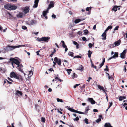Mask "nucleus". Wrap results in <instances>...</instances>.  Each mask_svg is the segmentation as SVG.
Here are the masks:
<instances>
[{
  "label": "nucleus",
  "mask_w": 127,
  "mask_h": 127,
  "mask_svg": "<svg viewBox=\"0 0 127 127\" xmlns=\"http://www.w3.org/2000/svg\"><path fill=\"white\" fill-rule=\"evenodd\" d=\"M9 60L12 61L11 64L13 68L15 67H19L20 66V62L17 59L14 58H10Z\"/></svg>",
  "instance_id": "1"
},
{
  "label": "nucleus",
  "mask_w": 127,
  "mask_h": 127,
  "mask_svg": "<svg viewBox=\"0 0 127 127\" xmlns=\"http://www.w3.org/2000/svg\"><path fill=\"white\" fill-rule=\"evenodd\" d=\"M54 3L53 1H51L49 5V7L46 11H44L43 12V16L45 17V18L47 19V16H46L47 14L48 13L49 10L51 8L54 7Z\"/></svg>",
  "instance_id": "2"
},
{
  "label": "nucleus",
  "mask_w": 127,
  "mask_h": 127,
  "mask_svg": "<svg viewBox=\"0 0 127 127\" xmlns=\"http://www.w3.org/2000/svg\"><path fill=\"white\" fill-rule=\"evenodd\" d=\"M24 46V45H18L16 46L8 45L6 48V50L7 51H11L16 48H19L20 47Z\"/></svg>",
  "instance_id": "3"
},
{
  "label": "nucleus",
  "mask_w": 127,
  "mask_h": 127,
  "mask_svg": "<svg viewBox=\"0 0 127 127\" xmlns=\"http://www.w3.org/2000/svg\"><path fill=\"white\" fill-rule=\"evenodd\" d=\"M10 76L11 78H14L17 79H19L20 78L19 75L16 74L13 72H12L10 73Z\"/></svg>",
  "instance_id": "4"
},
{
  "label": "nucleus",
  "mask_w": 127,
  "mask_h": 127,
  "mask_svg": "<svg viewBox=\"0 0 127 127\" xmlns=\"http://www.w3.org/2000/svg\"><path fill=\"white\" fill-rule=\"evenodd\" d=\"M30 68H31V70L28 71V78L31 77L33 73V68L31 67Z\"/></svg>",
  "instance_id": "5"
},
{
  "label": "nucleus",
  "mask_w": 127,
  "mask_h": 127,
  "mask_svg": "<svg viewBox=\"0 0 127 127\" xmlns=\"http://www.w3.org/2000/svg\"><path fill=\"white\" fill-rule=\"evenodd\" d=\"M54 61L57 63L59 65H61V60L60 59H58V58L56 57L55 58Z\"/></svg>",
  "instance_id": "6"
},
{
  "label": "nucleus",
  "mask_w": 127,
  "mask_h": 127,
  "mask_svg": "<svg viewBox=\"0 0 127 127\" xmlns=\"http://www.w3.org/2000/svg\"><path fill=\"white\" fill-rule=\"evenodd\" d=\"M127 50L125 49L124 50L123 52L121 54L120 57L122 59L125 58V55L126 53Z\"/></svg>",
  "instance_id": "7"
},
{
  "label": "nucleus",
  "mask_w": 127,
  "mask_h": 127,
  "mask_svg": "<svg viewBox=\"0 0 127 127\" xmlns=\"http://www.w3.org/2000/svg\"><path fill=\"white\" fill-rule=\"evenodd\" d=\"M50 39V37H42V41L47 42Z\"/></svg>",
  "instance_id": "8"
},
{
  "label": "nucleus",
  "mask_w": 127,
  "mask_h": 127,
  "mask_svg": "<svg viewBox=\"0 0 127 127\" xmlns=\"http://www.w3.org/2000/svg\"><path fill=\"white\" fill-rule=\"evenodd\" d=\"M11 4H6L5 5L4 7L5 9H7L10 10V9H11Z\"/></svg>",
  "instance_id": "9"
},
{
  "label": "nucleus",
  "mask_w": 127,
  "mask_h": 127,
  "mask_svg": "<svg viewBox=\"0 0 127 127\" xmlns=\"http://www.w3.org/2000/svg\"><path fill=\"white\" fill-rule=\"evenodd\" d=\"M97 87L100 90H102L107 95L106 93L105 92V91L104 89L102 86H101L100 85H97Z\"/></svg>",
  "instance_id": "10"
},
{
  "label": "nucleus",
  "mask_w": 127,
  "mask_h": 127,
  "mask_svg": "<svg viewBox=\"0 0 127 127\" xmlns=\"http://www.w3.org/2000/svg\"><path fill=\"white\" fill-rule=\"evenodd\" d=\"M88 101L92 104H94L95 103V101L92 98H88Z\"/></svg>",
  "instance_id": "11"
},
{
  "label": "nucleus",
  "mask_w": 127,
  "mask_h": 127,
  "mask_svg": "<svg viewBox=\"0 0 127 127\" xmlns=\"http://www.w3.org/2000/svg\"><path fill=\"white\" fill-rule=\"evenodd\" d=\"M119 7L120 6L115 5L113 7L112 10L114 11H116L117 9L119 10L120 9V8H119Z\"/></svg>",
  "instance_id": "12"
},
{
  "label": "nucleus",
  "mask_w": 127,
  "mask_h": 127,
  "mask_svg": "<svg viewBox=\"0 0 127 127\" xmlns=\"http://www.w3.org/2000/svg\"><path fill=\"white\" fill-rule=\"evenodd\" d=\"M39 0H35L34 3V4L33 6V7L36 8L38 6V2Z\"/></svg>",
  "instance_id": "13"
},
{
  "label": "nucleus",
  "mask_w": 127,
  "mask_h": 127,
  "mask_svg": "<svg viewBox=\"0 0 127 127\" xmlns=\"http://www.w3.org/2000/svg\"><path fill=\"white\" fill-rule=\"evenodd\" d=\"M37 23V21L35 20H32L29 23V24L30 25H33Z\"/></svg>",
  "instance_id": "14"
},
{
  "label": "nucleus",
  "mask_w": 127,
  "mask_h": 127,
  "mask_svg": "<svg viewBox=\"0 0 127 127\" xmlns=\"http://www.w3.org/2000/svg\"><path fill=\"white\" fill-rule=\"evenodd\" d=\"M15 94L18 96H19L20 95L21 96L22 95V93L21 91L17 90Z\"/></svg>",
  "instance_id": "15"
},
{
  "label": "nucleus",
  "mask_w": 127,
  "mask_h": 127,
  "mask_svg": "<svg viewBox=\"0 0 127 127\" xmlns=\"http://www.w3.org/2000/svg\"><path fill=\"white\" fill-rule=\"evenodd\" d=\"M24 14L22 12H20L18 14H17L16 15L18 18H22L24 16Z\"/></svg>",
  "instance_id": "16"
},
{
  "label": "nucleus",
  "mask_w": 127,
  "mask_h": 127,
  "mask_svg": "<svg viewBox=\"0 0 127 127\" xmlns=\"http://www.w3.org/2000/svg\"><path fill=\"white\" fill-rule=\"evenodd\" d=\"M106 32H105V31L104 32L102 33V34L101 36H102L103 37V38H102V39L103 40H105L106 39Z\"/></svg>",
  "instance_id": "17"
},
{
  "label": "nucleus",
  "mask_w": 127,
  "mask_h": 127,
  "mask_svg": "<svg viewBox=\"0 0 127 127\" xmlns=\"http://www.w3.org/2000/svg\"><path fill=\"white\" fill-rule=\"evenodd\" d=\"M66 107L69 110H70V111H71L72 112H75V113H77V111H76V110H75L74 109H72V108H70L68 106H67Z\"/></svg>",
  "instance_id": "18"
},
{
  "label": "nucleus",
  "mask_w": 127,
  "mask_h": 127,
  "mask_svg": "<svg viewBox=\"0 0 127 127\" xmlns=\"http://www.w3.org/2000/svg\"><path fill=\"white\" fill-rule=\"evenodd\" d=\"M121 41L120 40H118L115 42L114 43V45L115 46H117L119 45L120 44Z\"/></svg>",
  "instance_id": "19"
},
{
  "label": "nucleus",
  "mask_w": 127,
  "mask_h": 127,
  "mask_svg": "<svg viewBox=\"0 0 127 127\" xmlns=\"http://www.w3.org/2000/svg\"><path fill=\"white\" fill-rule=\"evenodd\" d=\"M29 12V8L28 7H25L24 10V12L26 14Z\"/></svg>",
  "instance_id": "20"
},
{
  "label": "nucleus",
  "mask_w": 127,
  "mask_h": 127,
  "mask_svg": "<svg viewBox=\"0 0 127 127\" xmlns=\"http://www.w3.org/2000/svg\"><path fill=\"white\" fill-rule=\"evenodd\" d=\"M7 17L9 19H12L13 18V16L10 13H7Z\"/></svg>",
  "instance_id": "21"
},
{
  "label": "nucleus",
  "mask_w": 127,
  "mask_h": 127,
  "mask_svg": "<svg viewBox=\"0 0 127 127\" xmlns=\"http://www.w3.org/2000/svg\"><path fill=\"white\" fill-rule=\"evenodd\" d=\"M17 8L16 6L11 4V9L10 10H14L16 9Z\"/></svg>",
  "instance_id": "22"
},
{
  "label": "nucleus",
  "mask_w": 127,
  "mask_h": 127,
  "mask_svg": "<svg viewBox=\"0 0 127 127\" xmlns=\"http://www.w3.org/2000/svg\"><path fill=\"white\" fill-rule=\"evenodd\" d=\"M104 126L105 127H112L110 124L109 123H106L104 125Z\"/></svg>",
  "instance_id": "23"
},
{
  "label": "nucleus",
  "mask_w": 127,
  "mask_h": 127,
  "mask_svg": "<svg viewBox=\"0 0 127 127\" xmlns=\"http://www.w3.org/2000/svg\"><path fill=\"white\" fill-rule=\"evenodd\" d=\"M6 70L3 68H0V72L2 73H5Z\"/></svg>",
  "instance_id": "24"
},
{
  "label": "nucleus",
  "mask_w": 127,
  "mask_h": 127,
  "mask_svg": "<svg viewBox=\"0 0 127 127\" xmlns=\"http://www.w3.org/2000/svg\"><path fill=\"white\" fill-rule=\"evenodd\" d=\"M126 97L124 96H120L119 97V99L120 101H122L125 99Z\"/></svg>",
  "instance_id": "25"
},
{
  "label": "nucleus",
  "mask_w": 127,
  "mask_h": 127,
  "mask_svg": "<svg viewBox=\"0 0 127 127\" xmlns=\"http://www.w3.org/2000/svg\"><path fill=\"white\" fill-rule=\"evenodd\" d=\"M77 70H79L81 71H83L84 70V67L82 65H80Z\"/></svg>",
  "instance_id": "26"
},
{
  "label": "nucleus",
  "mask_w": 127,
  "mask_h": 127,
  "mask_svg": "<svg viewBox=\"0 0 127 127\" xmlns=\"http://www.w3.org/2000/svg\"><path fill=\"white\" fill-rule=\"evenodd\" d=\"M73 43L74 44L76 45V48L77 49L79 47L78 44L75 41H73Z\"/></svg>",
  "instance_id": "27"
},
{
  "label": "nucleus",
  "mask_w": 127,
  "mask_h": 127,
  "mask_svg": "<svg viewBox=\"0 0 127 127\" xmlns=\"http://www.w3.org/2000/svg\"><path fill=\"white\" fill-rule=\"evenodd\" d=\"M122 104L123 105L122 107L123 108L125 107V109L126 110H127V104L125 103L124 104Z\"/></svg>",
  "instance_id": "28"
},
{
  "label": "nucleus",
  "mask_w": 127,
  "mask_h": 127,
  "mask_svg": "<svg viewBox=\"0 0 127 127\" xmlns=\"http://www.w3.org/2000/svg\"><path fill=\"white\" fill-rule=\"evenodd\" d=\"M112 27L111 26H109L106 28V30H105V32H106L108 31L109 29H112Z\"/></svg>",
  "instance_id": "29"
},
{
  "label": "nucleus",
  "mask_w": 127,
  "mask_h": 127,
  "mask_svg": "<svg viewBox=\"0 0 127 127\" xmlns=\"http://www.w3.org/2000/svg\"><path fill=\"white\" fill-rule=\"evenodd\" d=\"M61 42L62 43V46L63 47L65 48L66 47V46L65 44L64 41L62 40L61 41Z\"/></svg>",
  "instance_id": "30"
},
{
  "label": "nucleus",
  "mask_w": 127,
  "mask_h": 127,
  "mask_svg": "<svg viewBox=\"0 0 127 127\" xmlns=\"http://www.w3.org/2000/svg\"><path fill=\"white\" fill-rule=\"evenodd\" d=\"M92 54V52L90 50H89L88 51V56L89 58H90L91 57V55Z\"/></svg>",
  "instance_id": "31"
},
{
  "label": "nucleus",
  "mask_w": 127,
  "mask_h": 127,
  "mask_svg": "<svg viewBox=\"0 0 127 127\" xmlns=\"http://www.w3.org/2000/svg\"><path fill=\"white\" fill-rule=\"evenodd\" d=\"M57 101L58 102H63V100L62 99H60L59 98H57L56 99Z\"/></svg>",
  "instance_id": "32"
},
{
  "label": "nucleus",
  "mask_w": 127,
  "mask_h": 127,
  "mask_svg": "<svg viewBox=\"0 0 127 127\" xmlns=\"http://www.w3.org/2000/svg\"><path fill=\"white\" fill-rule=\"evenodd\" d=\"M82 21L80 19H76L75 20V21H74V22L76 23H77L79 22H80Z\"/></svg>",
  "instance_id": "33"
},
{
  "label": "nucleus",
  "mask_w": 127,
  "mask_h": 127,
  "mask_svg": "<svg viewBox=\"0 0 127 127\" xmlns=\"http://www.w3.org/2000/svg\"><path fill=\"white\" fill-rule=\"evenodd\" d=\"M68 55L72 57H73V53L71 52H69L68 53Z\"/></svg>",
  "instance_id": "34"
},
{
  "label": "nucleus",
  "mask_w": 127,
  "mask_h": 127,
  "mask_svg": "<svg viewBox=\"0 0 127 127\" xmlns=\"http://www.w3.org/2000/svg\"><path fill=\"white\" fill-rule=\"evenodd\" d=\"M72 69H67L66 70V71H67V73L69 75L70 74V72L72 71Z\"/></svg>",
  "instance_id": "35"
},
{
  "label": "nucleus",
  "mask_w": 127,
  "mask_h": 127,
  "mask_svg": "<svg viewBox=\"0 0 127 127\" xmlns=\"http://www.w3.org/2000/svg\"><path fill=\"white\" fill-rule=\"evenodd\" d=\"M77 75L75 73H73V74L72 75V78H74L77 77Z\"/></svg>",
  "instance_id": "36"
},
{
  "label": "nucleus",
  "mask_w": 127,
  "mask_h": 127,
  "mask_svg": "<svg viewBox=\"0 0 127 127\" xmlns=\"http://www.w3.org/2000/svg\"><path fill=\"white\" fill-rule=\"evenodd\" d=\"M109 46L110 47V48H112L115 47L114 45V44H110L109 45Z\"/></svg>",
  "instance_id": "37"
},
{
  "label": "nucleus",
  "mask_w": 127,
  "mask_h": 127,
  "mask_svg": "<svg viewBox=\"0 0 127 127\" xmlns=\"http://www.w3.org/2000/svg\"><path fill=\"white\" fill-rule=\"evenodd\" d=\"M41 121L42 122L44 123L45 122V119L44 118L42 117L41 119Z\"/></svg>",
  "instance_id": "38"
},
{
  "label": "nucleus",
  "mask_w": 127,
  "mask_h": 127,
  "mask_svg": "<svg viewBox=\"0 0 127 127\" xmlns=\"http://www.w3.org/2000/svg\"><path fill=\"white\" fill-rule=\"evenodd\" d=\"M84 34L85 35H86L87 34L88 32V30H85L84 31Z\"/></svg>",
  "instance_id": "39"
},
{
  "label": "nucleus",
  "mask_w": 127,
  "mask_h": 127,
  "mask_svg": "<svg viewBox=\"0 0 127 127\" xmlns=\"http://www.w3.org/2000/svg\"><path fill=\"white\" fill-rule=\"evenodd\" d=\"M56 52V50L55 49H54V50L53 52L52 53V54L51 55H50V56L51 57H52L54 53Z\"/></svg>",
  "instance_id": "40"
},
{
  "label": "nucleus",
  "mask_w": 127,
  "mask_h": 127,
  "mask_svg": "<svg viewBox=\"0 0 127 127\" xmlns=\"http://www.w3.org/2000/svg\"><path fill=\"white\" fill-rule=\"evenodd\" d=\"M116 58V57L115 56V55H113L110 58H109L108 60H110L111 59H112V58Z\"/></svg>",
  "instance_id": "41"
},
{
  "label": "nucleus",
  "mask_w": 127,
  "mask_h": 127,
  "mask_svg": "<svg viewBox=\"0 0 127 127\" xmlns=\"http://www.w3.org/2000/svg\"><path fill=\"white\" fill-rule=\"evenodd\" d=\"M101 120V119L100 118H99L98 119L96 120L95 121L97 123H98Z\"/></svg>",
  "instance_id": "42"
},
{
  "label": "nucleus",
  "mask_w": 127,
  "mask_h": 127,
  "mask_svg": "<svg viewBox=\"0 0 127 127\" xmlns=\"http://www.w3.org/2000/svg\"><path fill=\"white\" fill-rule=\"evenodd\" d=\"M118 52H115L114 55L116 57H117L118 56Z\"/></svg>",
  "instance_id": "43"
},
{
  "label": "nucleus",
  "mask_w": 127,
  "mask_h": 127,
  "mask_svg": "<svg viewBox=\"0 0 127 127\" xmlns=\"http://www.w3.org/2000/svg\"><path fill=\"white\" fill-rule=\"evenodd\" d=\"M74 121H78L79 120V118L78 117H76L75 118L73 119Z\"/></svg>",
  "instance_id": "44"
},
{
  "label": "nucleus",
  "mask_w": 127,
  "mask_h": 127,
  "mask_svg": "<svg viewBox=\"0 0 127 127\" xmlns=\"http://www.w3.org/2000/svg\"><path fill=\"white\" fill-rule=\"evenodd\" d=\"M89 110V106L87 107L85 109L86 112L87 114L88 113V111Z\"/></svg>",
  "instance_id": "45"
},
{
  "label": "nucleus",
  "mask_w": 127,
  "mask_h": 127,
  "mask_svg": "<svg viewBox=\"0 0 127 127\" xmlns=\"http://www.w3.org/2000/svg\"><path fill=\"white\" fill-rule=\"evenodd\" d=\"M84 121H85V123L86 124H88V119H87V118L85 119Z\"/></svg>",
  "instance_id": "46"
},
{
  "label": "nucleus",
  "mask_w": 127,
  "mask_h": 127,
  "mask_svg": "<svg viewBox=\"0 0 127 127\" xmlns=\"http://www.w3.org/2000/svg\"><path fill=\"white\" fill-rule=\"evenodd\" d=\"M81 57V56H80L78 55V56H75L74 57V58H80Z\"/></svg>",
  "instance_id": "47"
},
{
  "label": "nucleus",
  "mask_w": 127,
  "mask_h": 127,
  "mask_svg": "<svg viewBox=\"0 0 127 127\" xmlns=\"http://www.w3.org/2000/svg\"><path fill=\"white\" fill-rule=\"evenodd\" d=\"M91 8L90 7H87L86 8V11H89L90 9L91 10Z\"/></svg>",
  "instance_id": "48"
},
{
  "label": "nucleus",
  "mask_w": 127,
  "mask_h": 127,
  "mask_svg": "<svg viewBox=\"0 0 127 127\" xmlns=\"http://www.w3.org/2000/svg\"><path fill=\"white\" fill-rule=\"evenodd\" d=\"M77 113L80 114H85V113H83L82 112H80V111H77Z\"/></svg>",
  "instance_id": "49"
},
{
  "label": "nucleus",
  "mask_w": 127,
  "mask_h": 127,
  "mask_svg": "<svg viewBox=\"0 0 127 127\" xmlns=\"http://www.w3.org/2000/svg\"><path fill=\"white\" fill-rule=\"evenodd\" d=\"M22 29L24 30H26L27 29V27L25 26H22Z\"/></svg>",
  "instance_id": "50"
},
{
  "label": "nucleus",
  "mask_w": 127,
  "mask_h": 127,
  "mask_svg": "<svg viewBox=\"0 0 127 127\" xmlns=\"http://www.w3.org/2000/svg\"><path fill=\"white\" fill-rule=\"evenodd\" d=\"M119 28V26H117L114 29V30L115 31L116 30H118V28Z\"/></svg>",
  "instance_id": "51"
},
{
  "label": "nucleus",
  "mask_w": 127,
  "mask_h": 127,
  "mask_svg": "<svg viewBox=\"0 0 127 127\" xmlns=\"http://www.w3.org/2000/svg\"><path fill=\"white\" fill-rule=\"evenodd\" d=\"M89 46L90 48H91L92 46V44L91 43H90L89 44Z\"/></svg>",
  "instance_id": "52"
},
{
  "label": "nucleus",
  "mask_w": 127,
  "mask_h": 127,
  "mask_svg": "<svg viewBox=\"0 0 127 127\" xmlns=\"http://www.w3.org/2000/svg\"><path fill=\"white\" fill-rule=\"evenodd\" d=\"M42 37L40 38H37V40L38 41H42Z\"/></svg>",
  "instance_id": "53"
},
{
  "label": "nucleus",
  "mask_w": 127,
  "mask_h": 127,
  "mask_svg": "<svg viewBox=\"0 0 127 127\" xmlns=\"http://www.w3.org/2000/svg\"><path fill=\"white\" fill-rule=\"evenodd\" d=\"M52 17L53 18H54V19L56 18V16L54 14H53L52 15Z\"/></svg>",
  "instance_id": "54"
},
{
  "label": "nucleus",
  "mask_w": 127,
  "mask_h": 127,
  "mask_svg": "<svg viewBox=\"0 0 127 127\" xmlns=\"http://www.w3.org/2000/svg\"><path fill=\"white\" fill-rule=\"evenodd\" d=\"M80 85V84H76L75 85H74V89L77 86L79 85Z\"/></svg>",
  "instance_id": "55"
},
{
  "label": "nucleus",
  "mask_w": 127,
  "mask_h": 127,
  "mask_svg": "<svg viewBox=\"0 0 127 127\" xmlns=\"http://www.w3.org/2000/svg\"><path fill=\"white\" fill-rule=\"evenodd\" d=\"M92 66L93 67V68H95V69H96V66H94V65L92 64Z\"/></svg>",
  "instance_id": "56"
},
{
  "label": "nucleus",
  "mask_w": 127,
  "mask_h": 127,
  "mask_svg": "<svg viewBox=\"0 0 127 127\" xmlns=\"http://www.w3.org/2000/svg\"><path fill=\"white\" fill-rule=\"evenodd\" d=\"M82 39L83 41H85L86 40V38L84 37H82Z\"/></svg>",
  "instance_id": "57"
},
{
  "label": "nucleus",
  "mask_w": 127,
  "mask_h": 127,
  "mask_svg": "<svg viewBox=\"0 0 127 127\" xmlns=\"http://www.w3.org/2000/svg\"><path fill=\"white\" fill-rule=\"evenodd\" d=\"M82 33V32L81 31H79L77 33L79 35H81Z\"/></svg>",
  "instance_id": "58"
},
{
  "label": "nucleus",
  "mask_w": 127,
  "mask_h": 127,
  "mask_svg": "<svg viewBox=\"0 0 127 127\" xmlns=\"http://www.w3.org/2000/svg\"><path fill=\"white\" fill-rule=\"evenodd\" d=\"M109 107H108V108H109L112 105V102H109Z\"/></svg>",
  "instance_id": "59"
},
{
  "label": "nucleus",
  "mask_w": 127,
  "mask_h": 127,
  "mask_svg": "<svg viewBox=\"0 0 127 127\" xmlns=\"http://www.w3.org/2000/svg\"><path fill=\"white\" fill-rule=\"evenodd\" d=\"M124 70L125 71V72L127 70V69L126 68V65H124Z\"/></svg>",
  "instance_id": "60"
},
{
  "label": "nucleus",
  "mask_w": 127,
  "mask_h": 127,
  "mask_svg": "<svg viewBox=\"0 0 127 127\" xmlns=\"http://www.w3.org/2000/svg\"><path fill=\"white\" fill-rule=\"evenodd\" d=\"M8 1H16L17 0H7Z\"/></svg>",
  "instance_id": "61"
},
{
  "label": "nucleus",
  "mask_w": 127,
  "mask_h": 127,
  "mask_svg": "<svg viewBox=\"0 0 127 127\" xmlns=\"http://www.w3.org/2000/svg\"><path fill=\"white\" fill-rule=\"evenodd\" d=\"M104 64L103 63H102L100 64V65H99L100 66V68L101 67L103 66V65H104Z\"/></svg>",
  "instance_id": "62"
},
{
  "label": "nucleus",
  "mask_w": 127,
  "mask_h": 127,
  "mask_svg": "<svg viewBox=\"0 0 127 127\" xmlns=\"http://www.w3.org/2000/svg\"><path fill=\"white\" fill-rule=\"evenodd\" d=\"M7 79H8L9 81H12V82H13V81L12 80V79H11V78H10L9 77H8L7 78Z\"/></svg>",
  "instance_id": "63"
},
{
  "label": "nucleus",
  "mask_w": 127,
  "mask_h": 127,
  "mask_svg": "<svg viewBox=\"0 0 127 127\" xmlns=\"http://www.w3.org/2000/svg\"><path fill=\"white\" fill-rule=\"evenodd\" d=\"M93 111L94 112H98V110L96 109H94L93 110Z\"/></svg>",
  "instance_id": "64"
}]
</instances>
